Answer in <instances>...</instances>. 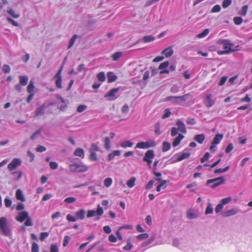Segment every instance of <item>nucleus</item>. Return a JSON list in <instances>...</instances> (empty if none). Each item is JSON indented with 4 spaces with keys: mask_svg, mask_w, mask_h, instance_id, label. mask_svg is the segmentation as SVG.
<instances>
[{
    "mask_svg": "<svg viewBox=\"0 0 252 252\" xmlns=\"http://www.w3.org/2000/svg\"><path fill=\"white\" fill-rule=\"evenodd\" d=\"M0 231L5 236L11 237L12 235L10 225L5 217L0 218Z\"/></svg>",
    "mask_w": 252,
    "mask_h": 252,
    "instance_id": "f257e3e1",
    "label": "nucleus"
},
{
    "mask_svg": "<svg viewBox=\"0 0 252 252\" xmlns=\"http://www.w3.org/2000/svg\"><path fill=\"white\" fill-rule=\"evenodd\" d=\"M218 44H222L223 45V48L225 51H230V53L234 52L235 50L232 49L234 44L230 42L229 40L220 39L217 41Z\"/></svg>",
    "mask_w": 252,
    "mask_h": 252,
    "instance_id": "f03ea898",
    "label": "nucleus"
},
{
    "mask_svg": "<svg viewBox=\"0 0 252 252\" xmlns=\"http://www.w3.org/2000/svg\"><path fill=\"white\" fill-rule=\"evenodd\" d=\"M156 145V142L150 139L146 142H141L137 144L136 147L140 149H146L150 147H154Z\"/></svg>",
    "mask_w": 252,
    "mask_h": 252,
    "instance_id": "7ed1b4c3",
    "label": "nucleus"
},
{
    "mask_svg": "<svg viewBox=\"0 0 252 252\" xmlns=\"http://www.w3.org/2000/svg\"><path fill=\"white\" fill-rule=\"evenodd\" d=\"M119 89L114 88L110 90L108 92L105 94L104 97L108 98L109 100H114L117 98L116 94L118 92Z\"/></svg>",
    "mask_w": 252,
    "mask_h": 252,
    "instance_id": "20e7f679",
    "label": "nucleus"
},
{
    "mask_svg": "<svg viewBox=\"0 0 252 252\" xmlns=\"http://www.w3.org/2000/svg\"><path fill=\"white\" fill-rule=\"evenodd\" d=\"M21 160L19 158H14L12 161L7 165V168L10 171H13L18 166L21 165Z\"/></svg>",
    "mask_w": 252,
    "mask_h": 252,
    "instance_id": "39448f33",
    "label": "nucleus"
},
{
    "mask_svg": "<svg viewBox=\"0 0 252 252\" xmlns=\"http://www.w3.org/2000/svg\"><path fill=\"white\" fill-rule=\"evenodd\" d=\"M212 95L211 94H207L204 99V103L207 108H210L215 103V100L212 98Z\"/></svg>",
    "mask_w": 252,
    "mask_h": 252,
    "instance_id": "423d86ee",
    "label": "nucleus"
},
{
    "mask_svg": "<svg viewBox=\"0 0 252 252\" xmlns=\"http://www.w3.org/2000/svg\"><path fill=\"white\" fill-rule=\"evenodd\" d=\"M29 214L27 212H20L18 214V216L16 217V220L20 222H22L26 220Z\"/></svg>",
    "mask_w": 252,
    "mask_h": 252,
    "instance_id": "0eeeda50",
    "label": "nucleus"
},
{
    "mask_svg": "<svg viewBox=\"0 0 252 252\" xmlns=\"http://www.w3.org/2000/svg\"><path fill=\"white\" fill-rule=\"evenodd\" d=\"M199 213L197 211H194L192 209H189L187 211V217L190 220L197 218L199 217Z\"/></svg>",
    "mask_w": 252,
    "mask_h": 252,
    "instance_id": "6e6552de",
    "label": "nucleus"
},
{
    "mask_svg": "<svg viewBox=\"0 0 252 252\" xmlns=\"http://www.w3.org/2000/svg\"><path fill=\"white\" fill-rule=\"evenodd\" d=\"M178 98L179 99V100L180 101V103H181V102L182 101L184 102H189L192 98V96L190 94L188 93L182 96H178Z\"/></svg>",
    "mask_w": 252,
    "mask_h": 252,
    "instance_id": "1a4fd4ad",
    "label": "nucleus"
},
{
    "mask_svg": "<svg viewBox=\"0 0 252 252\" xmlns=\"http://www.w3.org/2000/svg\"><path fill=\"white\" fill-rule=\"evenodd\" d=\"M190 156V153L189 152H183L179 153L175 155L177 157V159L176 161H180L183 159L188 158Z\"/></svg>",
    "mask_w": 252,
    "mask_h": 252,
    "instance_id": "9d476101",
    "label": "nucleus"
},
{
    "mask_svg": "<svg viewBox=\"0 0 252 252\" xmlns=\"http://www.w3.org/2000/svg\"><path fill=\"white\" fill-rule=\"evenodd\" d=\"M46 108V106L44 104H42L41 106L37 107L34 113V117H37L39 116L42 115L44 114V110Z\"/></svg>",
    "mask_w": 252,
    "mask_h": 252,
    "instance_id": "9b49d317",
    "label": "nucleus"
},
{
    "mask_svg": "<svg viewBox=\"0 0 252 252\" xmlns=\"http://www.w3.org/2000/svg\"><path fill=\"white\" fill-rule=\"evenodd\" d=\"M155 157L154 151L153 150L147 151L143 158V160H152Z\"/></svg>",
    "mask_w": 252,
    "mask_h": 252,
    "instance_id": "f8f14e48",
    "label": "nucleus"
},
{
    "mask_svg": "<svg viewBox=\"0 0 252 252\" xmlns=\"http://www.w3.org/2000/svg\"><path fill=\"white\" fill-rule=\"evenodd\" d=\"M176 125L178 126V129L183 133L187 132L186 128L184 123L180 120H178L176 122Z\"/></svg>",
    "mask_w": 252,
    "mask_h": 252,
    "instance_id": "ddd939ff",
    "label": "nucleus"
},
{
    "mask_svg": "<svg viewBox=\"0 0 252 252\" xmlns=\"http://www.w3.org/2000/svg\"><path fill=\"white\" fill-rule=\"evenodd\" d=\"M237 211L235 209H232L229 210L224 211L221 213L223 217H228L237 214Z\"/></svg>",
    "mask_w": 252,
    "mask_h": 252,
    "instance_id": "4468645a",
    "label": "nucleus"
},
{
    "mask_svg": "<svg viewBox=\"0 0 252 252\" xmlns=\"http://www.w3.org/2000/svg\"><path fill=\"white\" fill-rule=\"evenodd\" d=\"M222 181H223V184H224L225 183V180L224 177L223 176H221L213 179L208 180L207 181L206 184L208 185L211 183H216L217 182H220Z\"/></svg>",
    "mask_w": 252,
    "mask_h": 252,
    "instance_id": "2eb2a0df",
    "label": "nucleus"
},
{
    "mask_svg": "<svg viewBox=\"0 0 252 252\" xmlns=\"http://www.w3.org/2000/svg\"><path fill=\"white\" fill-rule=\"evenodd\" d=\"M223 137V135L222 134H217L212 141V144L214 145H218L220 143Z\"/></svg>",
    "mask_w": 252,
    "mask_h": 252,
    "instance_id": "dca6fc26",
    "label": "nucleus"
},
{
    "mask_svg": "<svg viewBox=\"0 0 252 252\" xmlns=\"http://www.w3.org/2000/svg\"><path fill=\"white\" fill-rule=\"evenodd\" d=\"M205 139V136L204 134H197L193 138V140L199 144H202L204 141Z\"/></svg>",
    "mask_w": 252,
    "mask_h": 252,
    "instance_id": "f3484780",
    "label": "nucleus"
},
{
    "mask_svg": "<svg viewBox=\"0 0 252 252\" xmlns=\"http://www.w3.org/2000/svg\"><path fill=\"white\" fill-rule=\"evenodd\" d=\"M184 138V136L181 134H179L178 136L175 138L174 140L173 141L172 143V145L173 147H175L177 146H178L181 141Z\"/></svg>",
    "mask_w": 252,
    "mask_h": 252,
    "instance_id": "a211bd4d",
    "label": "nucleus"
},
{
    "mask_svg": "<svg viewBox=\"0 0 252 252\" xmlns=\"http://www.w3.org/2000/svg\"><path fill=\"white\" fill-rule=\"evenodd\" d=\"M54 79H56V87L59 89H62V75H55L54 77Z\"/></svg>",
    "mask_w": 252,
    "mask_h": 252,
    "instance_id": "6ab92c4d",
    "label": "nucleus"
},
{
    "mask_svg": "<svg viewBox=\"0 0 252 252\" xmlns=\"http://www.w3.org/2000/svg\"><path fill=\"white\" fill-rule=\"evenodd\" d=\"M77 172H85L88 170V167L87 165L80 163H77Z\"/></svg>",
    "mask_w": 252,
    "mask_h": 252,
    "instance_id": "aec40b11",
    "label": "nucleus"
},
{
    "mask_svg": "<svg viewBox=\"0 0 252 252\" xmlns=\"http://www.w3.org/2000/svg\"><path fill=\"white\" fill-rule=\"evenodd\" d=\"M117 78V76L113 72H109L107 73V79L109 83L115 81Z\"/></svg>",
    "mask_w": 252,
    "mask_h": 252,
    "instance_id": "412c9836",
    "label": "nucleus"
},
{
    "mask_svg": "<svg viewBox=\"0 0 252 252\" xmlns=\"http://www.w3.org/2000/svg\"><path fill=\"white\" fill-rule=\"evenodd\" d=\"M162 54H165L166 58L171 57L173 54L171 47H168L162 51Z\"/></svg>",
    "mask_w": 252,
    "mask_h": 252,
    "instance_id": "4be33fe9",
    "label": "nucleus"
},
{
    "mask_svg": "<svg viewBox=\"0 0 252 252\" xmlns=\"http://www.w3.org/2000/svg\"><path fill=\"white\" fill-rule=\"evenodd\" d=\"M74 155L76 156H78L82 158H84L85 156L84 151L81 148H78L75 150Z\"/></svg>",
    "mask_w": 252,
    "mask_h": 252,
    "instance_id": "5701e85b",
    "label": "nucleus"
},
{
    "mask_svg": "<svg viewBox=\"0 0 252 252\" xmlns=\"http://www.w3.org/2000/svg\"><path fill=\"white\" fill-rule=\"evenodd\" d=\"M121 151L120 150L114 151L113 153H110L108 155L107 157V160L108 161H110L114 158L115 156H119L121 155Z\"/></svg>",
    "mask_w": 252,
    "mask_h": 252,
    "instance_id": "b1692460",
    "label": "nucleus"
},
{
    "mask_svg": "<svg viewBox=\"0 0 252 252\" xmlns=\"http://www.w3.org/2000/svg\"><path fill=\"white\" fill-rule=\"evenodd\" d=\"M28 77L27 76H20L19 77V83L22 86H25L28 82Z\"/></svg>",
    "mask_w": 252,
    "mask_h": 252,
    "instance_id": "393cba45",
    "label": "nucleus"
},
{
    "mask_svg": "<svg viewBox=\"0 0 252 252\" xmlns=\"http://www.w3.org/2000/svg\"><path fill=\"white\" fill-rule=\"evenodd\" d=\"M16 196L18 200H21V201H25V197L23 194L22 191L21 189H18L17 190Z\"/></svg>",
    "mask_w": 252,
    "mask_h": 252,
    "instance_id": "a878e982",
    "label": "nucleus"
},
{
    "mask_svg": "<svg viewBox=\"0 0 252 252\" xmlns=\"http://www.w3.org/2000/svg\"><path fill=\"white\" fill-rule=\"evenodd\" d=\"M77 219L83 220L85 218V211L82 209L76 212Z\"/></svg>",
    "mask_w": 252,
    "mask_h": 252,
    "instance_id": "bb28decb",
    "label": "nucleus"
},
{
    "mask_svg": "<svg viewBox=\"0 0 252 252\" xmlns=\"http://www.w3.org/2000/svg\"><path fill=\"white\" fill-rule=\"evenodd\" d=\"M178 96H168L166 100L167 101H170L172 102L173 103L175 104H180V101L179 100V99L178 98Z\"/></svg>",
    "mask_w": 252,
    "mask_h": 252,
    "instance_id": "cd10ccee",
    "label": "nucleus"
},
{
    "mask_svg": "<svg viewBox=\"0 0 252 252\" xmlns=\"http://www.w3.org/2000/svg\"><path fill=\"white\" fill-rule=\"evenodd\" d=\"M155 37L152 35H146L143 37V41L144 43H149L150 42H152L154 40H155Z\"/></svg>",
    "mask_w": 252,
    "mask_h": 252,
    "instance_id": "c85d7f7f",
    "label": "nucleus"
},
{
    "mask_svg": "<svg viewBox=\"0 0 252 252\" xmlns=\"http://www.w3.org/2000/svg\"><path fill=\"white\" fill-rule=\"evenodd\" d=\"M135 181L136 178L135 177H132L127 181L126 185L128 187L131 188L134 186Z\"/></svg>",
    "mask_w": 252,
    "mask_h": 252,
    "instance_id": "c756f323",
    "label": "nucleus"
},
{
    "mask_svg": "<svg viewBox=\"0 0 252 252\" xmlns=\"http://www.w3.org/2000/svg\"><path fill=\"white\" fill-rule=\"evenodd\" d=\"M96 77L97 79L101 82H104L106 79L105 74L104 72L98 73L96 75Z\"/></svg>",
    "mask_w": 252,
    "mask_h": 252,
    "instance_id": "7c9ffc66",
    "label": "nucleus"
},
{
    "mask_svg": "<svg viewBox=\"0 0 252 252\" xmlns=\"http://www.w3.org/2000/svg\"><path fill=\"white\" fill-rule=\"evenodd\" d=\"M155 133L157 135H160L161 134V131L160 130V123L159 122L156 123L155 125Z\"/></svg>",
    "mask_w": 252,
    "mask_h": 252,
    "instance_id": "2f4dec72",
    "label": "nucleus"
},
{
    "mask_svg": "<svg viewBox=\"0 0 252 252\" xmlns=\"http://www.w3.org/2000/svg\"><path fill=\"white\" fill-rule=\"evenodd\" d=\"M248 9V5H245L243 6L241 10L239 12V14L241 15V16H245L247 14V10Z\"/></svg>",
    "mask_w": 252,
    "mask_h": 252,
    "instance_id": "473e14b6",
    "label": "nucleus"
},
{
    "mask_svg": "<svg viewBox=\"0 0 252 252\" xmlns=\"http://www.w3.org/2000/svg\"><path fill=\"white\" fill-rule=\"evenodd\" d=\"M127 245L124 247V250L125 251H129L131 250L133 247L132 244L131 243V238H128L127 241Z\"/></svg>",
    "mask_w": 252,
    "mask_h": 252,
    "instance_id": "72a5a7b5",
    "label": "nucleus"
},
{
    "mask_svg": "<svg viewBox=\"0 0 252 252\" xmlns=\"http://www.w3.org/2000/svg\"><path fill=\"white\" fill-rule=\"evenodd\" d=\"M34 88V83L32 81H31L30 82L29 84L28 85L27 87V91L28 93L31 94L33 93V89Z\"/></svg>",
    "mask_w": 252,
    "mask_h": 252,
    "instance_id": "f704fd0d",
    "label": "nucleus"
},
{
    "mask_svg": "<svg viewBox=\"0 0 252 252\" xmlns=\"http://www.w3.org/2000/svg\"><path fill=\"white\" fill-rule=\"evenodd\" d=\"M120 145L124 148L127 147H131L133 145V143L128 140L124 141L121 143Z\"/></svg>",
    "mask_w": 252,
    "mask_h": 252,
    "instance_id": "c9c22d12",
    "label": "nucleus"
},
{
    "mask_svg": "<svg viewBox=\"0 0 252 252\" xmlns=\"http://www.w3.org/2000/svg\"><path fill=\"white\" fill-rule=\"evenodd\" d=\"M171 147L170 143L168 142H164L162 145V151L166 152L168 151Z\"/></svg>",
    "mask_w": 252,
    "mask_h": 252,
    "instance_id": "e433bc0d",
    "label": "nucleus"
},
{
    "mask_svg": "<svg viewBox=\"0 0 252 252\" xmlns=\"http://www.w3.org/2000/svg\"><path fill=\"white\" fill-rule=\"evenodd\" d=\"M104 147L106 150H109L111 148L110 141L108 137L104 138Z\"/></svg>",
    "mask_w": 252,
    "mask_h": 252,
    "instance_id": "4c0bfd02",
    "label": "nucleus"
},
{
    "mask_svg": "<svg viewBox=\"0 0 252 252\" xmlns=\"http://www.w3.org/2000/svg\"><path fill=\"white\" fill-rule=\"evenodd\" d=\"M78 35L77 34H74L70 39L69 43L68 45V48H71L74 44L76 38H77Z\"/></svg>",
    "mask_w": 252,
    "mask_h": 252,
    "instance_id": "58836bf2",
    "label": "nucleus"
},
{
    "mask_svg": "<svg viewBox=\"0 0 252 252\" xmlns=\"http://www.w3.org/2000/svg\"><path fill=\"white\" fill-rule=\"evenodd\" d=\"M213 208L212 206V204L211 203H209L205 210V215L211 214L213 213Z\"/></svg>",
    "mask_w": 252,
    "mask_h": 252,
    "instance_id": "ea45409f",
    "label": "nucleus"
},
{
    "mask_svg": "<svg viewBox=\"0 0 252 252\" xmlns=\"http://www.w3.org/2000/svg\"><path fill=\"white\" fill-rule=\"evenodd\" d=\"M112 183V179L111 178H107L104 181V186L106 188L109 187Z\"/></svg>",
    "mask_w": 252,
    "mask_h": 252,
    "instance_id": "a19ab883",
    "label": "nucleus"
},
{
    "mask_svg": "<svg viewBox=\"0 0 252 252\" xmlns=\"http://www.w3.org/2000/svg\"><path fill=\"white\" fill-rule=\"evenodd\" d=\"M7 12L14 18H18L20 16L19 14L15 13L14 10L12 8L7 10Z\"/></svg>",
    "mask_w": 252,
    "mask_h": 252,
    "instance_id": "79ce46f5",
    "label": "nucleus"
},
{
    "mask_svg": "<svg viewBox=\"0 0 252 252\" xmlns=\"http://www.w3.org/2000/svg\"><path fill=\"white\" fill-rule=\"evenodd\" d=\"M90 153L91 154L90 156V159L93 161H97L98 158L96 154L94 151H92V150H90Z\"/></svg>",
    "mask_w": 252,
    "mask_h": 252,
    "instance_id": "37998d69",
    "label": "nucleus"
},
{
    "mask_svg": "<svg viewBox=\"0 0 252 252\" xmlns=\"http://www.w3.org/2000/svg\"><path fill=\"white\" fill-rule=\"evenodd\" d=\"M233 21L235 25H239L243 22V20L241 17H235Z\"/></svg>",
    "mask_w": 252,
    "mask_h": 252,
    "instance_id": "c03bdc74",
    "label": "nucleus"
},
{
    "mask_svg": "<svg viewBox=\"0 0 252 252\" xmlns=\"http://www.w3.org/2000/svg\"><path fill=\"white\" fill-rule=\"evenodd\" d=\"M122 56V53L121 52H116L112 55L113 60L117 61Z\"/></svg>",
    "mask_w": 252,
    "mask_h": 252,
    "instance_id": "a18cd8bd",
    "label": "nucleus"
},
{
    "mask_svg": "<svg viewBox=\"0 0 252 252\" xmlns=\"http://www.w3.org/2000/svg\"><path fill=\"white\" fill-rule=\"evenodd\" d=\"M26 221L25 222V224L27 226H32L33 223L32 222V220L31 218L28 216V217L26 219Z\"/></svg>",
    "mask_w": 252,
    "mask_h": 252,
    "instance_id": "49530a36",
    "label": "nucleus"
},
{
    "mask_svg": "<svg viewBox=\"0 0 252 252\" xmlns=\"http://www.w3.org/2000/svg\"><path fill=\"white\" fill-rule=\"evenodd\" d=\"M149 235L147 233H143L137 236V239L139 240H142L148 238Z\"/></svg>",
    "mask_w": 252,
    "mask_h": 252,
    "instance_id": "de8ad7c7",
    "label": "nucleus"
},
{
    "mask_svg": "<svg viewBox=\"0 0 252 252\" xmlns=\"http://www.w3.org/2000/svg\"><path fill=\"white\" fill-rule=\"evenodd\" d=\"M38 251L39 246L38 244L35 242H33L32 244V252H38Z\"/></svg>",
    "mask_w": 252,
    "mask_h": 252,
    "instance_id": "09e8293b",
    "label": "nucleus"
},
{
    "mask_svg": "<svg viewBox=\"0 0 252 252\" xmlns=\"http://www.w3.org/2000/svg\"><path fill=\"white\" fill-rule=\"evenodd\" d=\"M77 163H73L69 166V170L72 172H77Z\"/></svg>",
    "mask_w": 252,
    "mask_h": 252,
    "instance_id": "8fccbe9b",
    "label": "nucleus"
},
{
    "mask_svg": "<svg viewBox=\"0 0 252 252\" xmlns=\"http://www.w3.org/2000/svg\"><path fill=\"white\" fill-rule=\"evenodd\" d=\"M209 32V30L208 29H205L202 32L198 34L197 37L198 38H202L206 36Z\"/></svg>",
    "mask_w": 252,
    "mask_h": 252,
    "instance_id": "3c124183",
    "label": "nucleus"
},
{
    "mask_svg": "<svg viewBox=\"0 0 252 252\" xmlns=\"http://www.w3.org/2000/svg\"><path fill=\"white\" fill-rule=\"evenodd\" d=\"M232 3L231 0H223L222 6L223 8H225L231 5Z\"/></svg>",
    "mask_w": 252,
    "mask_h": 252,
    "instance_id": "603ef678",
    "label": "nucleus"
},
{
    "mask_svg": "<svg viewBox=\"0 0 252 252\" xmlns=\"http://www.w3.org/2000/svg\"><path fill=\"white\" fill-rule=\"evenodd\" d=\"M231 200H232V197H228L222 199L220 201V203H221L223 205L224 204L228 203Z\"/></svg>",
    "mask_w": 252,
    "mask_h": 252,
    "instance_id": "864d4df0",
    "label": "nucleus"
},
{
    "mask_svg": "<svg viewBox=\"0 0 252 252\" xmlns=\"http://www.w3.org/2000/svg\"><path fill=\"white\" fill-rule=\"evenodd\" d=\"M156 180L160 182V184H159V185L161 187H162L163 186H164V188H165L166 187V184L167 182H168V181L162 180H161V178H157Z\"/></svg>",
    "mask_w": 252,
    "mask_h": 252,
    "instance_id": "5fc2aeb1",
    "label": "nucleus"
},
{
    "mask_svg": "<svg viewBox=\"0 0 252 252\" xmlns=\"http://www.w3.org/2000/svg\"><path fill=\"white\" fill-rule=\"evenodd\" d=\"M96 214L97 215H98L99 216H101L103 214V210L102 208L99 204L97 205Z\"/></svg>",
    "mask_w": 252,
    "mask_h": 252,
    "instance_id": "6e6d98bb",
    "label": "nucleus"
},
{
    "mask_svg": "<svg viewBox=\"0 0 252 252\" xmlns=\"http://www.w3.org/2000/svg\"><path fill=\"white\" fill-rule=\"evenodd\" d=\"M171 115V112L169 109H166L164 110V113L162 116V119H165L170 116Z\"/></svg>",
    "mask_w": 252,
    "mask_h": 252,
    "instance_id": "4d7b16f0",
    "label": "nucleus"
},
{
    "mask_svg": "<svg viewBox=\"0 0 252 252\" xmlns=\"http://www.w3.org/2000/svg\"><path fill=\"white\" fill-rule=\"evenodd\" d=\"M87 108V106L85 105H79L77 109V111L78 113H81L85 111Z\"/></svg>",
    "mask_w": 252,
    "mask_h": 252,
    "instance_id": "13d9d810",
    "label": "nucleus"
},
{
    "mask_svg": "<svg viewBox=\"0 0 252 252\" xmlns=\"http://www.w3.org/2000/svg\"><path fill=\"white\" fill-rule=\"evenodd\" d=\"M7 21L9 23H11L14 26H15V27L19 26V24L17 22H16L15 21H14V20L11 19V18H9V17L7 18Z\"/></svg>",
    "mask_w": 252,
    "mask_h": 252,
    "instance_id": "bf43d9fd",
    "label": "nucleus"
},
{
    "mask_svg": "<svg viewBox=\"0 0 252 252\" xmlns=\"http://www.w3.org/2000/svg\"><path fill=\"white\" fill-rule=\"evenodd\" d=\"M2 71L5 73H8L10 71V67L7 64H4L2 66Z\"/></svg>",
    "mask_w": 252,
    "mask_h": 252,
    "instance_id": "052dcab7",
    "label": "nucleus"
},
{
    "mask_svg": "<svg viewBox=\"0 0 252 252\" xmlns=\"http://www.w3.org/2000/svg\"><path fill=\"white\" fill-rule=\"evenodd\" d=\"M122 112L124 114H126L129 111V106L127 104H125L122 108Z\"/></svg>",
    "mask_w": 252,
    "mask_h": 252,
    "instance_id": "680f3d73",
    "label": "nucleus"
},
{
    "mask_svg": "<svg viewBox=\"0 0 252 252\" xmlns=\"http://www.w3.org/2000/svg\"><path fill=\"white\" fill-rule=\"evenodd\" d=\"M169 63L168 61L164 62L161 63L159 65V66L158 67V69H163L166 68L169 65Z\"/></svg>",
    "mask_w": 252,
    "mask_h": 252,
    "instance_id": "e2e57ef3",
    "label": "nucleus"
},
{
    "mask_svg": "<svg viewBox=\"0 0 252 252\" xmlns=\"http://www.w3.org/2000/svg\"><path fill=\"white\" fill-rule=\"evenodd\" d=\"M50 252H59L58 248L56 244H52L51 245Z\"/></svg>",
    "mask_w": 252,
    "mask_h": 252,
    "instance_id": "0e129e2a",
    "label": "nucleus"
},
{
    "mask_svg": "<svg viewBox=\"0 0 252 252\" xmlns=\"http://www.w3.org/2000/svg\"><path fill=\"white\" fill-rule=\"evenodd\" d=\"M179 91V87L177 85H173L170 89V91L173 93H176Z\"/></svg>",
    "mask_w": 252,
    "mask_h": 252,
    "instance_id": "69168bd1",
    "label": "nucleus"
},
{
    "mask_svg": "<svg viewBox=\"0 0 252 252\" xmlns=\"http://www.w3.org/2000/svg\"><path fill=\"white\" fill-rule=\"evenodd\" d=\"M223 206L221 203H220L217 205L215 208V212L216 213L220 212L223 209Z\"/></svg>",
    "mask_w": 252,
    "mask_h": 252,
    "instance_id": "338daca9",
    "label": "nucleus"
},
{
    "mask_svg": "<svg viewBox=\"0 0 252 252\" xmlns=\"http://www.w3.org/2000/svg\"><path fill=\"white\" fill-rule=\"evenodd\" d=\"M76 198L73 197H69L65 199L64 202L67 203H71L75 202Z\"/></svg>",
    "mask_w": 252,
    "mask_h": 252,
    "instance_id": "774afa93",
    "label": "nucleus"
}]
</instances>
